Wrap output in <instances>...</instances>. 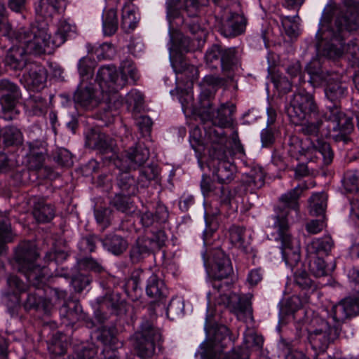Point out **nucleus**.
Segmentation results:
<instances>
[{"label":"nucleus","instance_id":"72a5a7b5","mask_svg":"<svg viewBox=\"0 0 359 359\" xmlns=\"http://www.w3.org/2000/svg\"><path fill=\"white\" fill-rule=\"evenodd\" d=\"M67 348L66 336L62 333L57 332L53 334L48 342V350L51 355V359L65 358L64 355L66 353Z\"/></svg>","mask_w":359,"mask_h":359},{"label":"nucleus","instance_id":"f03ea898","mask_svg":"<svg viewBox=\"0 0 359 359\" xmlns=\"http://www.w3.org/2000/svg\"><path fill=\"white\" fill-rule=\"evenodd\" d=\"M46 25L22 27L4 36L20 43V46H13L8 49L4 59L6 66L15 71L26 70L28 64H32L28 60L27 54L41 55L46 52L50 41V35Z\"/></svg>","mask_w":359,"mask_h":359},{"label":"nucleus","instance_id":"f704fd0d","mask_svg":"<svg viewBox=\"0 0 359 359\" xmlns=\"http://www.w3.org/2000/svg\"><path fill=\"white\" fill-rule=\"evenodd\" d=\"M22 133L17 127L8 126L0 130V144L8 147L22 143Z\"/></svg>","mask_w":359,"mask_h":359},{"label":"nucleus","instance_id":"9b49d317","mask_svg":"<svg viewBox=\"0 0 359 359\" xmlns=\"http://www.w3.org/2000/svg\"><path fill=\"white\" fill-rule=\"evenodd\" d=\"M285 111L294 124L300 123L306 117L313 118L319 115V109L313 95L302 88L294 93L290 103L285 106Z\"/></svg>","mask_w":359,"mask_h":359},{"label":"nucleus","instance_id":"39448f33","mask_svg":"<svg viewBox=\"0 0 359 359\" xmlns=\"http://www.w3.org/2000/svg\"><path fill=\"white\" fill-rule=\"evenodd\" d=\"M86 145L105 155L106 159L113 161L121 169H136L143 165L149 156V150L139 145L129 148L119 158L115 149L114 140L96 129H91L87 133Z\"/></svg>","mask_w":359,"mask_h":359},{"label":"nucleus","instance_id":"393cba45","mask_svg":"<svg viewBox=\"0 0 359 359\" xmlns=\"http://www.w3.org/2000/svg\"><path fill=\"white\" fill-rule=\"evenodd\" d=\"M103 248L114 255H122L128 248V241L123 236L110 233L100 240Z\"/></svg>","mask_w":359,"mask_h":359},{"label":"nucleus","instance_id":"423d86ee","mask_svg":"<svg viewBox=\"0 0 359 359\" xmlns=\"http://www.w3.org/2000/svg\"><path fill=\"white\" fill-rule=\"evenodd\" d=\"M206 135L212 144V150L210 155L212 158V166L214 167L213 174L217 178L220 184H228L234 178L236 172V166L230 162L228 154L224 147L226 138L224 135L222 130L217 131L215 128H210L207 130L204 126Z\"/></svg>","mask_w":359,"mask_h":359},{"label":"nucleus","instance_id":"774afa93","mask_svg":"<svg viewBox=\"0 0 359 359\" xmlns=\"http://www.w3.org/2000/svg\"><path fill=\"white\" fill-rule=\"evenodd\" d=\"M92 279L89 276L78 274L72 280V284L75 291L81 292L91 283Z\"/></svg>","mask_w":359,"mask_h":359},{"label":"nucleus","instance_id":"a19ab883","mask_svg":"<svg viewBox=\"0 0 359 359\" xmlns=\"http://www.w3.org/2000/svg\"><path fill=\"white\" fill-rule=\"evenodd\" d=\"M327 200V196L323 192L313 194L310 198V213L313 216H322L325 218Z\"/></svg>","mask_w":359,"mask_h":359},{"label":"nucleus","instance_id":"338daca9","mask_svg":"<svg viewBox=\"0 0 359 359\" xmlns=\"http://www.w3.org/2000/svg\"><path fill=\"white\" fill-rule=\"evenodd\" d=\"M111 210L108 208H99L95 210V217L96 221L100 224L102 225V230L110 225L109 216Z\"/></svg>","mask_w":359,"mask_h":359},{"label":"nucleus","instance_id":"a211bd4d","mask_svg":"<svg viewBox=\"0 0 359 359\" xmlns=\"http://www.w3.org/2000/svg\"><path fill=\"white\" fill-rule=\"evenodd\" d=\"M47 292L46 288H34L33 291L28 290L27 299L23 303L26 311H42L45 313H49L53 308L50 300L45 297Z\"/></svg>","mask_w":359,"mask_h":359},{"label":"nucleus","instance_id":"052dcab7","mask_svg":"<svg viewBox=\"0 0 359 359\" xmlns=\"http://www.w3.org/2000/svg\"><path fill=\"white\" fill-rule=\"evenodd\" d=\"M7 285L12 293L20 294L27 291L29 286L16 275H9L7 278Z\"/></svg>","mask_w":359,"mask_h":359},{"label":"nucleus","instance_id":"dca6fc26","mask_svg":"<svg viewBox=\"0 0 359 359\" xmlns=\"http://www.w3.org/2000/svg\"><path fill=\"white\" fill-rule=\"evenodd\" d=\"M100 305L95 311V318L100 323H104L109 318L105 309L108 310L110 314L119 315L126 311V302L121 299L118 294H107L103 297L97 299Z\"/></svg>","mask_w":359,"mask_h":359},{"label":"nucleus","instance_id":"79ce46f5","mask_svg":"<svg viewBox=\"0 0 359 359\" xmlns=\"http://www.w3.org/2000/svg\"><path fill=\"white\" fill-rule=\"evenodd\" d=\"M26 105L32 115L39 116L46 114L47 112V101L39 94L31 95L27 100Z\"/></svg>","mask_w":359,"mask_h":359},{"label":"nucleus","instance_id":"680f3d73","mask_svg":"<svg viewBox=\"0 0 359 359\" xmlns=\"http://www.w3.org/2000/svg\"><path fill=\"white\" fill-rule=\"evenodd\" d=\"M79 264L83 269L92 271L95 273H101L104 271V267L102 264L92 257H86L81 259Z\"/></svg>","mask_w":359,"mask_h":359},{"label":"nucleus","instance_id":"0e129e2a","mask_svg":"<svg viewBox=\"0 0 359 359\" xmlns=\"http://www.w3.org/2000/svg\"><path fill=\"white\" fill-rule=\"evenodd\" d=\"M97 351L93 344L83 345L75 351L77 359H94Z\"/></svg>","mask_w":359,"mask_h":359},{"label":"nucleus","instance_id":"bf43d9fd","mask_svg":"<svg viewBox=\"0 0 359 359\" xmlns=\"http://www.w3.org/2000/svg\"><path fill=\"white\" fill-rule=\"evenodd\" d=\"M150 271H144L142 269H137L133 271L131 278L126 283L127 290L129 289L136 292L140 287L142 280L147 279Z\"/></svg>","mask_w":359,"mask_h":359},{"label":"nucleus","instance_id":"c85d7f7f","mask_svg":"<svg viewBox=\"0 0 359 359\" xmlns=\"http://www.w3.org/2000/svg\"><path fill=\"white\" fill-rule=\"evenodd\" d=\"M321 59L316 57L312 59L306 67V71L310 76L309 82L314 87L327 81L330 76L328 72L323 69Z\"/></svg>","mask_w":359,"mask_h":359},{"label":"nucleus","instance_id":"ea45409f","mask_svg":"<svg viewBox=\"0 0 359 359\" xmlns=\"http://www.w3.org/2000/svg\"><path fill=\"white\" fill-rule=\"evenodd\" d=\"M123 193H116L109 201L110 205L117 211L128 214L133 211L134 205L130 196Z\"/></svg>","mask_w":359,"mask_h":359},{"label":"nucleus","instance_id":"a878e982","mask_svg":"<svg viewBox=\"0 0 359 359\" xmlns=\"http://www.w3.org/2000/svg\"><path fill=\"white\" fill-rule=\"evenodd\" d=\"M245 25L246 21L243 16L233 14L222 25L220 32L225 37H235L244 32Z\"/></svg>","mask_w":359,"mask_h":359},{"label":"nucleus","instance_id":"58836bf2","mask_svg":"<svg viewBox=\"0 0 359 359\" xmlns=\"http://www.w3.org/2000/svg\"><path fill=\"white\" fill-rule=\"evenodd\" d=\"M118 28V20L116 9L110 8L102 15V32L105 36H111Z\"/></svg>","mask_w":359,"mask_h":359},{"label":"nucleus","instance_id":"f8f14e48","mask_svg":"<svg viewBox=\"0 0 359 359\" xmlns=\"http://www.w3.org/2000/svg\"><path fill=\"white\" fill-rule=\"evenodd\" d=\"M231 342L229 328L224 325H217L213 330L212 339L201 344L198 353L202 359H243L240 348H234L232 351L226 353H219L216 357L215 346L218 345L221 348H224Z\"/></svg>","mask_w":359,"mask_h":359},{"label":"nucleus","instance_id":"4d7b16f0","mask_svg":"<svg viewBox=\"0 0 359 359\" xmlns=\"http://www.w3.org/2000/svg\"><path fill=\"white\" fill-rule=\"evenodd\" d=\"M53 160L61 166L69 167L73 165L71 153L66 149L60 148L53 152Z\"/></svg>","mask_w":359,"mask_h":359},{"label":"nucleus","instance_id":"e433bc0d","mask_svg":"<svg viewBox=\"0 0 359 359\" xmlns=\"http://www.w3.org/2000/svg\"><path fill=\"white\" fill-rule=\"evenodd\" d=\"M172 67L176 74H185L191 81L198 79L197 68L188 64L182 54L171 57Z\"/></svg>","mask_w":359,"mask_h":359},{"label":"nucleus","instance_id":"8fccbe9b","mask_svg":"<svg viewBox=\"0 0 359 359\" xmlns=\"http://www.w3.org/2000/svg\"><path fill=\"white\" fill-rule=\"evenodd\" d=\"M344 187L347 192L357 193L359 198V170H352L346 172L344 180Z\"/></svg>","mask_w":359,"mask_h":359},{"label":"nucleus","instance_id":"c756f323","mask_svg":"<svg viewBox=\"0 0 359 359\" xmlns=\"http://www.w3.org/2000/svg\"><path fill=\"white\" fill-rule=\"evenodd\" d=\"M120 75L118 80V88H123L130 83L135 84L139 79L138 71L133 61L126 58L123 60L120 65Z\"/></svg>","mask_w":359,"mask_h":359},{"label":"nucleus","instance_id":"ddd939ff","mask_svg":"<svg viewBox=\"0 0 359 359\" xmlns=\"http://www.w3.org/2000/svg\"><path fill=\"white\" fill-rule=\"evenodd\" d=\"M349 278L355 293L342 299L332 306L331 311L334 323L339 327L346 320L359 314V269H353L351 271Z\"/></svg>","mask_w":359,"mask_h":359},{"label":"nucleus","instance_id":"603ef678","mask_svg":"<svg viewBox=\"0 0 359 359\" xmlns=\"http://www.w3.org/2000/svg\"><path fill=\"white\" fill-rule=\"evenodd\" d=\"M137 20L135 12L129 8H124L122 13L121 27L126 32H130L137 27Z\"/></svg>","mask_w":359,"mask_h":359},{"label":"nucleus","instance_id":"f257e3e1","mask_svg":"<svg viewBox=\"0 0 359 359\" xmlns=\"http://www.w3.org/2000/svg\"><path fill=\"white\" fill-rule=\"evenodd\" d=\"M344 3L348 8L346 11L337 13L333 25H324L330 22L331 15L323 14L321 27L316 34V45L318 53L322 56L334 58L346 52L355 57L359 51V46L355 42L350 41L347 44L344 42L346 36L359 27V9L356 13L353 12L352 7H355L353 0H344Z\"/></svg>","mask_w":359,"mask_h":359},{"label":"nucleus","instance_id":"13d9d810","mask_svg":"<svg viewBox=\"0 0 359 359\" xmlns=\"http://www.w3.org/2000/svg\"><path fill=\"white\" fill-rule=\"evenodd\" d=\"M282 25L285 34L291 39H296L299 34L298 24L290 17H284L282 19Z\"/></svg>","mask_w":359,"mask_h":359},{"label":"nucleus","instance_id":"de8ad7c7","mask_svg":"<svg viewBox=\"0 0 359 359\" xmlns=\"http://www.w3.org/2000/svg\"><path fill=\"white\" fill-rule=\"evenodd\" d=\"M63 309L68 320L72 323L83 318L82 307L78 301L65 302Z\"/></svg>","mask_w":359,"mask_h":359},{"label":"nucleus","instance_id":"b1692460","mask_svg":"<svg viewBox=\"0 0 359 359\" xmlns=\"http://www.w3.org/2000/svg\"><path fill=\"white\" fill-rule=\"evenodd\" d=\"M74 100L83 107H93L99 102L93 86L83 83H80L75 92Z\"/></svg>","mask_w":359,"mask_h":359},{"label":"nucleus","instance_id":"a18cd8bd","mask_svg":"<svg viewBox=\"0 0 359 359\" xmlns=\"http://www.w3.org/2000/svg\"><path fill=\"white\" fill-rule=\"evenodd\" d=\"M95 62L88 57H82L78 63V71L81 79V82L90 81L93 79Z\"/></svg>","mask_w":359,"mask_h":359},{"label":"nucleus","instance_id":"5701e85b","mask_svg":"<svg viewBox=\"0 0 359 359\" xmlns=\"http://www.w3.org/2000/svg\"><path fill=\"white\" fill-rule=\"evenodd\" d=\"M119 75L116 67L114 65H104L99 68L96 76V81L98 82L102 91L107 88H111V90H118V80Z\"/></svg>","mask_w":359,"mask_h":359},{"label":"nucleus","instance_id":"aec40b11","mask_svg":"<svg viewBox=\"0 0 359 359\" xmlns=\"http://www.w3.org/2000/svg\"><path fill=\"white\" fill-rule=\"evenodd\" d=\"M226 300V306L231 313L236 315L238 318L244 316H251L252 309L251 306L250 294H238L231 293L224 297Z\"/></svg>","mask_w":359,"mask_h":359},{"label":"nucleus","instance_id":"864d4df0","mask_svg":"<svg viewBox=\"0 0 359 359\" xmlns=\"http://www.w3.org/2000/svg\"><path fill=\"white\" fill-rule=\"evenodd\" d=\"M302 306L300 298L294 295L286 299V301L282 304L280 313L285 316L294 314Z\"/></svg>","mask_w":359,"mask_h":359},{"label":"nucleus","instance_id":"2eb2a0df","mask_svg":"<svg viewBox=\"0 0 359 359\" xmlns=\"http://www.w3.org/2000/svg\"><path fill=\"white\" fill-rule=\"evenodd\" d=\"M0 118L13 120L18 114L16 104L20 97L18 86L8 79L0 80Z\"/></svg>","mask_w":359,"mask_h":359},{"label":"nucleus","instance_id":"4c0bfd02","mask_svg":"<svg viewBox=\"0 0 359 359\" xmlns=\"http://www.w3.org/2000/svg\"><path fill=\"white\" fill-rule=\"evenodd\" d=\"M220 66L222 71L225 74H228V76L231 78L229 74L234 72L239 66V59L236 55L235 48H222Z\"/></svg>","mask_w":359,"mask_h":359},{"label":"nucleus","instance_id":"e2e57ef3","mask_svg":"<svg viewBox=\"0 0 359 359\" xmlns=\"http://www.w3.org/2000/svg\"><path fill=\"white\" fill-rule=\"evenodd\" d=\"M126 102L133 106L134 111H140L144 103V96L137 90H131L126 96Z\"/></svg>","mask_w":359,"mask_h":359},{"label":"nucleus","instance_id":"49530a36","mask_svg":"<svg viewBox=\"0 0 359 359\" xmlns=\"http://www.w3.org/2000/svg\"><path fill=\"white\" fill-rule=\"evenodd\" d=\"M334 243L331 237L326 236L313 240L309 246V250L315 254H325L332 250Z\"/></svg>","mask_w":359,"mask_h":359},{"label":"nucleus","instance_id":"3c124183","mask_svg":"<svg viewBox=\"0 0 359 359\" xmlns=\"http://www.w3.org/2000/svg\"><path fill=\"white\" fill-rule=\"evenodd\" d=\"M102 238L95 234H89L81 238L78 243L80 251L84 253H91L95 252L96 244L100 242Z\"/></svg>","mask_w":359,"mask_h":359},{"label":"nucleus","instance_id":"4be33fe9","mask_svg":"<svg viewBox=\"0 0 359 359\" xmlns=\"http://www.w3.org/2000/svg\"><path fill=\"white\" fill-rule=\"evenodd\" d=\"M25 268L18 271L25 275L29 286L34 288H45L48 275L47 268L37 265L35 263Z\"/></svg>","mask_w":359,"mask_h":359},{"label":"nucleus","instance_id":"7c9ffc66","mask_svg":"<svg viewBox=\"0 0 359 359\" xmlns=\"http://www.w3.org/2000/svg\"><path fill=\"white\" fill-rule=\"evenodd\" d=\"M325 88L326 97L334 104H339L341 99L347 94V86L340 81L333 79H327Z\"/></svg>","mask_w":359,"mask_h":359},{"label":"nucleus","instance_id":"412c9836","mask_svg":"<svg viewBox=\"0 0 359 359\" xmlns=\"http://www.w3.org/2000/svg\"><path fill=\"white\" fill-rule=\"evenodd\" d=\"M23 78L28 87L33 90L43 89L46 86L47 73L45 68L36 62L28 64Z\"/></svg>","mask_w":359,"mask_h":359},{"label":"nucleus","instance_id":"7ed1b4c3","mask_svg":"<svg viewBox=\"0 0 359 359\" xmlns=\"http://www.w3.org/2000/svg\"><path fill=\"white\" fill-rule=\"evenodd\" d=\"M306 189H308L306 185L302 184L283 194L280 201L283 203L285 208H278L274 217L273 227L277 230L278 236L277 239L281 243L283 257L286 264L292 270L295 266H298L300 262V248L298 242L292 238L290 233L287 220L288 211L286 208L298 211L299 198Z\"/></svg>","mask_w":359,"mask_h":359},{"label":"nucleus","instance_id":"2f4dec72","mask_svg":"<svg viewBox=\"0 0 359 359\" xmlns=\"http://www.w3.org/2000/svg\"><path fill=\"white\" fill-rule=\"evenodd\" d=\"M124 170L119 172L116 175V186L121 193L128 195H135L137 191V182L134 176L127 171L128 169H121Z\"/></svg>","mask_w":359,"mask_h":359},{"label":"nucleus","instance_id":"0eeeda50","mask_svg":"<svg viewBox=\"0 0 359 359\" xmlns=\"http://www.w3.org/2000/svg\"><path fill=\"white\" fill-rule=\"evenodd\" d=\"M318 117L324 121L325 135L344 145L352 142L349 134L353 130V119L341 110L339 104L332 103L325 110H319Z\"/></svg>","mask_w":359,"mask_h":359},{"label":"nucleus","instance_id":"1a4fd4ad","mask_svg":"<svg viewBox=\"0 0 359 359\" xmlns=\"http://www.w3.org/2000/svg\"><path fill=\"white\" fill-rule=\"evenodd\" d=\"M341 331V327L337 323L332 325L325 319L315 318L307 334L308 341L315 351L313 359H321L318 355L324 353L329 346L339 338Z\"/></svg>","mask_w":359,"mask_h":359},{"label":"nucleus","instance_id":"6e6552de","mask_svg":"<svg viewBox=\"0 0 359 359\" xmlns=\"http://www.w3.org/2000/svg\"><path fill=\"white\" fill-rule=\"evenodd\" d=\"M148 311L149 318L144 317L140 330L130 337L132 346L142 358L151 357L156 344L161 340V331L153 323L155 312L152 304L149 306Z\"/></svg>","mask_w":359,"mask_h":359},{"label":"nucleus","instance_id":"4468645a","mask_svg":"<svg viewBox=\"0 0 359 359\" xmlns=\"http://www.w3.org/2000/svg\"><path fill=\"white\" fill-rule=\"evenodd\" d=\"M210 96L205 95L201 99V110L203 119L210 121L214 126L221 128L230 127L233 123L235 106L232 104H222L217 110L212 109Z\"/></svg>","mask_w":359,"mask_h":359},{"label":"nucleus","instance_id":"37998d69","mask_svg":"<svg viewBox=\"0 0 359 359\" xmlns=\"http://www.w3.org/2000/svg\"><path fill=\"white\" fill-rule=\"evenodd\" d=\"M301 266L303 265L301 264ZM293 279L294 284L302 290L313 291L316 288L314 281L311 280L308 273L302 267L297 268L294 271Z\"/></svg>","mask_w":359,"mask_h":359},{"label":"nucleus","instance_id":"9d476101","mask_svg":"<svg viewBox=\"0 0 359 359\" xmlns=\"http://www.w3.org/2000/svg\"><path fill=\"white\" fill-rule=\"evenodd\" d=\"M209 266L208 276L212 286L218 292H223L224 288H229L231 284L229 276L233 273V268L229 258L220 248L210 251L207 260Z\"/></svg>","mask_w":359,"mask_h":359},{"label":"nucleus","instance_id":"6e6d98bb","mask_svg":"<svg viewBox=\"0 0 359 359\" xmlns=\"http://www.w3.org/2000/svg\"><path fill=\"white\" fill-rule=\"evenodd\" d=\"M309 267L311 273L316 277H322L327 274L325 261L317 256L311 258Z\"/></svg>","mask_w":359,"mask_h":359},{"label":"nucleus","instance_id":"5fc2aeb1","mask_svg":"<svg viewBox=\"0 0 359 359\" xmlns=\"http://www.w3.org/2000/svg\"><path fill=\"white\" fill-rule=\"evenodd\" d=\"M4 304L11 316H17L21 307L20 294L8 292L4 297Z\"/></svg>","mask_w":359,"mask_h":359},{"label":"nucleus","instance_id":"f3484780","mask_svg":"<svg viewBox=\"0 0 359 359\" xmlns=\"http://www.w3.org/2000/svg\"><path fill=\"white\" fill-rule=\"evenodd\" d=\"M265 184V174L261 168H254L243 175L240 184L235 187V193L239 196L248 192L255 193Z\"/></svg>","mask_w":359,"mask_h":359},{"label":"nucleus","instance_id":"c9c22d12","mask_svg":"<svg viewBox=\"0 0 359 359\" xmlns=\"http://www.w3.org/2000/svg\"><path fill=\"white\" fill-rule=\"evenodd\" d=\"M151 243L147 238H139L136 243L131 247L130 258L133 263L140 262L146 256L149 255L154 250L150 245Z\"/></svg>","mask_w":359,"mask_h":359},{"label":"nucleus","instance_id":"473e14b6","mask_svg":"<svg viewBox=\"0 0 359 359\" xmlns=\"http://www.w3.org/2000/svg\"><path fill=\"white\" fill-rule=\"evenodd\" d=\"M32 214L38 222H49L55 216V210L52 205L46 203L43 199H35Z\"/></svg>","mask_w":359,"mask_h":359},{"label":"nucleus","instance_id":"cd10ccee","mask_svg":"<svg viewBox=\"0 0 359 359\" xmlns=\"http://www.w3.org/2000/svg\"><path fill=\"white\" fill-rule=\"evenodd\" d=\"M147 278V294L156 302H161L165 299L167 297V290L163 281L156 274L151 272Z\"/></svg>","mask_w":359,"mask_h":359},{"label":"nucleus","instance_id":"bb28decb","mask_svg":"<svg viewBox=\"0 0 359 359\" xmlns=\"http://www.w3.org/2000/svg\"><path fill=\"white\" fill-rule=\"evenodd\" d=\"M61 0H39L35 4L34 10L37 21H48L58 12Z\"/></svg>","mask_w":359,"mask_h":359},{"label":"nucleus","instance_id":"09e8293b","mask_svg":"<svg viewBox=\"0 0 359 359\" xmlns=\"http://www.w3.org/2000/svg\"><path fill=\"white\" fill-rule=\"evenodd\" d=\"M222 46L219 44L212 45L205 55L207 65L212 69H216L221 64Z\"/></svg>","mask_w":359,"mask_h":359},{"label":"nucleus","instance_id":"6ab92c4d","mask_svg":"<svg viewBox=\"0 0 359 359\" xmlns=\"http://www.w3.org/2000/svg\"><path fill=\"white\" fill-rule=\"evenodd\" d=\"M36 245L32 241H22L15 248L14 260L18 264V270L25 269L35 263L39 257Z\"/></svg>","mask_w":359,"mask_h":359},{"label":"nucleus","instance_id":"69168bd1","mask_svg":"<svg viewBox=\"0 0 359 359\" xmlns=\"http://www.w3.org/2000/svg\"><path fill=\"white\" fill-rule=\"evenodd\" d=\"M29 169L32 170L40 171L43 168V163L46 159L45 152L28 155Z\"/></svg>","mask_w":359,"mask_h":359},{"label":"nucleus","instance_id":"20e7f679","mask_svg":"<svg viewBox=\"0 0 359 359\" xmlns=\"http://www.w3.org/2000/svg\"><path fill=\"white\" fill-rule=\"evenodd\" d=\"M298 125L299 126V133L305 136L318 139L320 135H325L324 121L319 117L313 118L306 117ZM288 145L290 147L289 151L293 155L299 154L310 161L321 156L324 163L327 165L332 162L334 154L330 144L327 142L318 140L316 144L309 138L301 140L298 137L294 135L289 137Z\"/></svg>","mask_w":359,"mask_h":359},{"label":"nucleus","instance_id":"c03bdc74","mask_svg":"<svg viewBox=\"0 0 359 359\" xmlns=\"http://www.w3.org/2000/svg\"><path fill=\"white\" fill-rule=\"evenodd\" d=\"M245 229L239 226L233 225L229 229V239L236 247L246 251L249 245L248 241L245 238Z\"/></svg>","mask_w":359,"mask_h":359}]
</instances>
